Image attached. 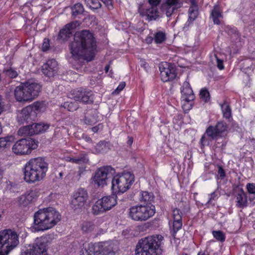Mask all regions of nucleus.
<instances>
[{
  "label": "nucleus",
  "mask_w": 255,
  "mask_h": 255,
  "mask_svg": "<svg viewBox=\"0 0 255 255\" xmlns=\"http://www.w3.org/2000/svg\"><path fill=\"white\" fill-rule=\"evenodd\" d=\"M153 40L152 37L151 36H149L146 38V41L147 42H151Z\"/></svg>",
  "instance_id": "60"
},
{
  "label": "nucleus",
  "mask_w": 255,
  "mask_h": 255,
  "mask_svg": "<svg viewBox=\"0 0 255 255\" xmlns=\"http://www.w3.org/2000/svg\"><path fill=\"white\" fill-rule=\"evenodd\" d=\"M34 198L33 192H29V193H27V194H22L18 199V203L20 205L26 206V205H28L29 203H31V202L33 201Z\"/></svg>",
  "instance_id": "30"
},
{
  "label": "nucleus",
  "mask_w": 255,
  "mask_h": 255,
  "mask_svg": "<svg viewBox=\"0 0 255 255\" xmlns=\"http://www.w3.org/2000/svg\"><path fill=\"white\" fill-rule=\"evenodd\" d=\"M5 74L8 76L10 78H15L18 75V72L15 70H13L12 68H10L8 70L5 71Z\"/></svg>",
  "instance_id": "46"
},
{
  "label": "nucleus",
  "mask_w": 255,
  "mask_h": 255,
  "mask_svg": "<svg viewBox=\"0 0 255 255\" xmlns=\"http://www.w3.org/2000/svg\"><path fill=\"white\" fill-rule=\"evenodd\" d=\"M49 127L47 124H32L19 128V135H32L45 131Z\"/></svg>",
  "instance_id": "15"
},
{
  "label": "nucleus",
  "mask_w": 255,
  "mask_h": 255,
  "mask_svg": "<svg viewBox=\"0 0 255 255\" xmlns=\"http://www.w3.org/2000/svg\"><path fill=\"white\" fill-rule=\"evenodd\" d=\"M78 21L75 22H70V23L67 24L63 29L61 30L59 32V35L61 38L65 39L67 37H69L70 35L72 33L74 28L76 27Z\"/></svg>",
  "instance_id": "27"
},
{
  "label": "nucleus",
  "mask_w": 255,
  "mask_h": 255,
  "mask_svg": "<svg viewBox=\"0 0 255 255\" xmlns=\"http://www.w3.org/2000/svg\"><path fill=\"white\" fill-rule=\"evenodd\" d=\"M98 111L94 110V109H92V110H88L86 112L83 121L86 124L92 125V124H95V123L98 121Z\"/></svg>",
  "instance_id": "24"
},
{
  "label": "nucleus",
  "mask_w": 255,
  "mask_h": 255,
  "mask_svg": "<svg viewBox=\"0 0 255 255\" xmlns=\"http://www.w3.org/2000/svg\"><path fill=\"white\" fill-rule=\"evenodd\" d=\"M40 90L41 86L39 84L28 81L15 88L14 97L18 101L32 100L38 96Z\"/></svg>",
  "instance_id": "5"
},
{
  "label": "nucleus",
  "mask_w": 255,
  "mask_h": 255,
  "mask_svg": "<svg viewBox=\"0 0 255 255\" xmlns=\"http://www.w3.org/2000/svg\"><path fill=\"white\" fill-rule=\"evenodd\" d=\"M98 247L94 245H89L87 249H82L80 255H95L97 251Z\"/></svg>",
  "instance_id": "32"
},
{
  "label": "nucleus",
  "mask_w": 255,
  "mask_h": 255,
  "mask_svg": "<svg viewBox=\"0 0 255 255\" xmlns=\"http://www.w3.org/2000/svg\"><path fill=\"white\" fill-rule=\"evenodd\" d=\"M212 234L214 238L218 241H224L225 240V236L221 230H214Z\"/></svg>",
  "instance_id": "41"
},
{
  "label": "nucleus",
  "mask_w": 255,
  "mask_h": 255,
  "mask_svg": "<svg viewBox=\"0 0 255 255\" xmlns=\"http://www.w3.org/2000/svg\"><path fill=\"white\" fill-rule=\"evenodd\" d=\"M4 108V104L2 101V99L0 97V115L3 112Z\"/></svg>",
  "instance_id": "54"
},
{
  "label": "nucleus",
  "mask_w": 255,
  "mask_h": 255,
  "mask_svg": "<svg viewBox=\"0 0 255 255\" xmlns=\"http://www.w3.org/2000/svg\"><path fill=\"white\" fill-rule=\"evenodd\" d=\"M117 196L116 194L104 196L99 199L92 206V212L94 214H100L103 212L111 209L117 203Z\"/></svg>",
  "instance_id": "10"
},
{
  "label": "nucleus",
  "mask_w": 255,
  "mask_h": 255,
  "mask_svg": "<svg viewBox=\"0 0 255 255\" xmlns=\"http://www.w3.org/2000/svg\"><path fill=\"white\" fill-rule=\"evenodd\" d=\"M248 204L247 195L243 189L238 190L236 194V205L238 207H245Z\"/></svg>",
  "instance_id": "26"
},
{
  "label": "nucleus",
  "mask_w": 255,
  "mask_h": 255,
  "mask_svg": "<svg viewBox=\"0 0 255 255\" xmlns=\"http://www.w3.org/2000/svg\"><path fill=\"white\" fill-rule=\"evenodd\" d=\"M218 198V194L216 193V192H213L210 193L209 194V199L208 201L207 202L208 203H211L214 200H216Z\"/></svg>",
  "instance_id": "50"
},
{
  "label": "nucleus",
  "mask_w": 255,
  "mask_h": 255,
  "mask_svg": "<svg viewBox=\"0 0 255 255\" xmlns=\"http://www.w3.org/2000/svg\"><path fill=\"white\" fill-rule=\"evenodd\" d=\"M85 3L91 8H99L102 5L100 0H85Z\"/></svg>",
  "instance_id": "40"
},
{
  "label": "nucleus",
  "mask_w": 255,
  "mask_h": 255,
  "mask_svg": "<svg viewBox=\"0 0 255 255\" xmlns=\"http://www.w3.org/2000/svg\"><path fill=\"white\" fill-rule=\"evenodd\" d=\"M20 255H48L46 241L44 238L36 239L33 245Z\"/></svg>",
  "instance_id": "14"
},
{
  "label": "nucleus",
  "mask_w": 255,
  "mask_h": 255,
  "mask_svg": "<svg viewBox=\"0 0 255 255\" xmlns=\"http://www.w3.org/2000/svg\"><path fill=\"white\" fill-rule=\"evenodd\" d=\"M109 68H110V65H107L105 67V70L106 72H108L109 70Z\"/></svg>",
  "instance_id": "61"
},
{
  "label": "nucleus",
  "mask_w": 255,
  "mask_h": 255,
  "mask_svg": "<svg viewBox=\"0 0 255 255\" xmlns=\"http://www.w3.org/2000/svg\"><path fill=\"white\" fill-rule=\"evenodd\" d=\"M181 98L185 101L193 100L195 96L193 91L188 81H185L181 88Z\"/></svg>",
  "instance_id": "23"
},
{
  "label": "nucleus",
  "mask_w": 255,
  "mask_h": 255,
  "mask_svg": "<svg viewBox=\"0 0 255 255\" xmlns=\"http://www.w3.org/2000/svg\"><path fill=\"white\" fill-rule=\"evenodd\" d=\"M48 164L42 157L31 158L26 163L24 169V179L28 183L40 181L45 177Z\"/></svg>",
  "instance_id": "3"
},
{
  "label": "nucleus",
  "mask_w": 255,
  "mask_h": 255,
  "mask_svg": "<svg viewBox=\"0 0 255 255\" xmlns=\"http://www.w3.org/2000/svg\"><path fill=\"white\" fill-rule=\"evenodd\" d=\"M163 237L162 235L149 236L138 241L136 246V255H157Z\"/></svg>",
  "instance_id": "4"
},
{
  "label": "nucleus",
  "mask_w": 255,
  "mask_h": 255,
  "mask_svg": "<svg viewBox=\"0 0 255 255\" xmlns=\"http://www.w3.org/2000/svg\"><path fill=\"white\" fill-rule=\"evenodd\" d=\"M84 11L83 5L82 3H76L72 7V14L73 16H77L82 14Z\"/></svg>",
  "instance_id": "34"
},
{
  "label": "nucleus",
  "mask_w": 255,
  "mask_h": 255,
  "mask_svg": "<svg viewBox=\"0 0 255 255\" xmlns=\"http://www.w3.org/2000/svg\"><path fill=\"white\" fill-rule=\"evenodd\" d=\"M70 160L76 164H82V163H87V162H88L89 158L87 157V155H81L75 156V157H72Z\"/></svg>",
  "instance_id": "36"
},
{
  "label": "nucleus",
  "mask_w": 255,
  "mask_h": 255,
  "mask_svg": "<svg viewBox=\"0 0 255 255\" xmlns=\"http://www.w3.org/2000/svg\"><path fill=\"white\" fill-rule=\"evenodd\" d=\"M206 140H207V138H206V135H204V136H202V137L201 138V142L203 145H204V144H206Z\"/></svg>",
  "instance_id": "56"
},
{
  "label": "nucleus",
  "mask_w": 255,
  "mask_h": 255,
  "mask_svg": "<svg viewBox=\"0 0 255 255\" xmlns=\"http://www.w3.org/2000/svg\"><path fill=\"white\" fill-rule=\"evenodd\" d=\"M50 47L49 41L48 38H44V41L42 43V50L43 51H46V50H48Z\"/></svg>",
  "instance_id": "48"
},
{
  "label": "nucleus",
  "mask_w": 255,
  "mask_h": 255,
  "mask_svg": "<svg viewBox=\"0 0 255 255\" xmlns=\"http://www.w3.org/2000/svg\"><path fill=\"white\" fill-rule=\"evenodd\" d=\"M138 11L140 15L145 17L148 21L157 19L156 15H155L154 8H153L152 5L149 4L148 2L146 4L139 5Z\"/></svg>",
  "instance_id": "20"
},
{
  "label": "nucleus",
  "mask_w": 255,
  "mask_h": 255,
  "mask_svg": "<svg viewBox=\"0 0 255 255\" xmlns=\"http://www.w3.org/2000/svg\"><path fill=\"white\" fill-rule=\"evenodd\" d=\"M198 255H207V254H205V253H202V252H199Z\"/></svg>",
  "instance_id": "64"
},
{
  "label": "nucleus",
  "mask_w": 255,
  "mask_h": 255,
  "mask_svg": "<svg viewBox=\"0 0 255 255\" xmlns=\"http://www.w3.org/2000/svg\"><path fill=\"white\" fill-rule=\"evenodd\" d=\"M218 174H217V178L218 179H221L222 180V179H224L225 178L226 175V173L225 172V170H224L223 167L220 165L218 166Z\"/></svg>",
  "instance_id": "47"
},
{
  "label": "nucleus",
  "mask_w": 255,
  "mask_h": 255,
  "mask_svg": "<svg viewBox=\"0 0 255 255\" xmlns=\"http://www.w3.org/2000/svg\"><path fill=\"white\" fill-rule=\"evenodd\" d=\"M148 2L150 5H152V7H154L155 11V14L156 15V18H159L160 16V12L159 11V9L158 8V5L160 3H161V0H147Z\"/></svg>",
  "instance_id": "39"
},
{
  "label": "nucleus",
  "mask_w": 255,
  "mask_h": 255,
  "mask_svg": "<svg viewBox=\"0 0 255 255\" xmlns=\"http://www.w3.org/2000/svg\"><path fill=\"white\" fill-rule=\"evenodd\" d=\"M156 209L153 205L133 206L129 209V216L134 221H146L154 215Z\"/></svg>",
  "instance_id": "8"
},
{
  "label": "nucleus",
  "mask_w": 255,
  "mask_h": 255,
  "mask_svg": "<svg viewBox=\"0 0 255 255\" xmlns=\"http://www.w3.org/2000/svg\"><path fill=\"white\" fill-rule=\"evenodd\" d=\"M96 47L95 37L88 30L75 33L74 40L70 45V50L72 57L76 61V68H79L77 64L83 65L85 61L94 59Z\"/></svg>",
  "instance_id": "1"
},
{
  "label": "nucleus",
  "mask_w": 255,
  "mask_h": 255,
  "mask_svg": "<svg viewBox=\"0 0 255 255\" xmlns=\"http://www.w3.org/2000/svg\"><path fill=\"white\" fill-rule=\"evenodd\" d=\"M200 96L201 99L205 102L208 101L210 98V94L208 90L206 89H202L200 93Z\"/></svg>",
  "instance_id": "42"
},
{
  "label": "nucleus",
  "mask_w": 255,
  "mask_h": 255,
  "mask_svg": "<svg viewBox=\"0 0 255 255\" xmlns=\"http://www.w3.org/2000/svg\"><path fill=\"white\" fill-rule=\"evenodd\" d=\"M133 174L131 173H124L115 175L112 181V189L114 193H123L128 189L134 182Z\"/></svg>",
  "instance_id": "7"
},
{
  "label": "nucleus",
  "mask_w": 255,
  "mask_h": 255,
  "mask_svg": "<svg viewBox=\"0 0 255 255\" xmlns=\"http://www.w3.org/2000/svg\"><path fill=\"white\" fill-rule=\"evenodd\" d=\"M32 109L31 106L26 107L24 109L18 111L17 115V120L21 124L23 123H28L29 121H31L32 117L33 116L31 113Z\"/></svg>",
  "instance_id": "22"
},
{
  "label": "nucleus",
  "mask_w": 255,
  "mask_h": 255,
  "mask_svg": "<svg viewBox=\"0 0 255 255\" xmlns=\"http://www.w3.org/2000/svg\"><path fill=\"white\" fill-rule=\"evenodd\" d=\"M211 16L214 24H221L220 18H222L223 15L220 10L219 5H214L211 11Z\"/></svg>",
  "instance_id": "28"
},
{
  "label": "nucleus",
  "mask_w": 255,
  "mask_h": 255,
  "mask_svg": "<svg viewBox=\"0 0 255 255\" xmlns=\"http://www.w3.org/2000/svg\"><path fill=\"white\" fill-rule=\"evenodd\" d=\"M87 191L85 189H78L74 193L71 202V206L77 213L83 211L85 209L88 199Z\"/></svg>",
  "instance_id": "13"
},
{
  "label": "nucleus",
  "mask_w": 255,
  "mask_h": 255,
  "mask_svg": "<svg viewBox=\"0 0 255 255\" xmlns=\"http://www.w3.org/2000/svg\"><path fill=\"white\" fill-rule=\"evenodd\" d=\"M99 128V126H98L97 127H94V128H92V129L93 131L96 132V131H98Z\"/></svg>",
  "instance_id": "59"
},
{
  "label": "nucleus",
  "mask_w": 255,
  "mask_h": 255,
  "mask_svg": "<svg viewBox=\"0 0 255 255\" xmlns=\"http://www.w3.org/2000/svg\"><path fill=\"white\" fill-rule=\"evenodd\" d=\"M182 226V217H181L180 220H175V221H173V231L175 233H176L177 231L179 230L180 228H181Z\"/></svg>",
  "instance_id": "45"
},
{
  "label": "nucleus",
  "mask_w": 255,
  "mask_h": 255,
  "mask_svg": "<svg viewBox=\"0 0 255 255\" xmlns=\"http://www.w3.org/2000/svg\"><path fill=\"white\" fill-rule=\"evenodd\" d=\"M110 148V145L109 142H107L105 140H102V141H100L96 145L94 152L96 153H104V152L108 151Z\"/></svg>",
  "instance_id": "29"
},
{
  "label": "nucleus",
  "mask_w": 255,
  "mask_h": 255,
  "mask_svg": "<svg viewBox=\"0 0 255 255\" xmlns=\"http://www.w3.org/2000/svg\"><path fill=\"white\" fill-rule=\"evenodd\" d=\"M181 0H163L161 4V8L167 16H171L174 10L182 6Z\"/></svg>",
  "instance_id": "18"
},
{
  "label": "nucleus",
  "mask_w": 255,
  "mask_h": 255,
  "mask_svg": "<svg viewBox=\"0 0 255 255\" xmlns=\"http://www.w3.org/2000/svg\"><path fill=\"white\" fill-rule=\"evenodd\" d=\"M58 70V63L55 59L47 60L42 66V72L47 77H53Z\"/></svg>",
  "instance_id": "21"
},
{
  "label": "nucleus",
  "mask_w": 255,
  "mask_h": 255,
  "mask_svg": "<svg viewBox=\"0 0 255 255\" xmlns=\"http://www.w3.org/2000/svg\"><path fill=\"white\" fill-rule=\"evenodd\" d=\"M101 1H102L104 4L106 5L108 8H113V5L112 0H101Z\"/></svg>",
  "instance_id": "52"
},
{
  "label": "nucleus",
  "mask_w": 255,
  "mask_h": 255,
  "mask_svg": "<svg viewBox=\"0 0 255 255\" xmlns=\"http://www.w3.org/2000/svg\"><path fill=\"white\" fill-rule=\"evenodd\" d=\"M141 65L142 66H143L144 68H146L148 65L146 62H145V61H141Z\"/></svg>",
  "instance_id": "57"
},
{
  "label": "nucleus",
  "mask_w": 255,
  "mask_h": 255,
  "mask_svg": "<svg viewBox=\"0 0 255 255\" xmlns=\"http://www.w3.org/2000/svg\"><path fill=\"white\" fill-rule=\"evenodd\" d=\"M81 228L83 232H91V231L94 230L95 225H94L92 222H83L81 225Z\"/></svg>",
  "instance_id": "37"
},
{
  "label": "nucleus",
  "mask_w": 255,
  "mask_h": 255,
  "mask_svg": "<svg viewBox=\"0 0 255 255\" xmlns=\"http://www.w3.org/2000/svg\"><path fill=\"white\" fill-rule=\"evenodd\" d=\"M15 136H12V135L0 137V148L9 147L11 144L15 141Z\"/></svg>",
  "instance_id": "31"
},
{
  "label": "nucleus",
  "mask_w": 255,
  "mask_h": 255,
  "mask_svg": "<svg viewBox=\"0 0 255 255\" xmlns=\"http://www.w3.org/2000/svg\"><path fill=\"white\" fill-rule=\"evenodd\" d=\"M227 129L228 126L226 123L218 122L215 127L211 126L207 128L206 134L211 139H216L217 137L224 136Z\"/></svg>",
  "instance_id": "17"
},
{
  "label": "nucleus",
  "mask_w": 255,
  "mask_h": 255,
  "mask_svg": "<svg viewBox=\"0 0 255 255\" xmlns=\"http://www.w3.org/2000/svg\"><path fill=\"white\" fill-rule=\"evenodd\" d=\"M247 188L249 193H255V184L248 183L247 184Z\"/></svg>",
  "instance_id": "51"
},
{
  "label": "nucleus",
  "mask_w": 255,
  "mask_h": 255,
  "mask_svg": "<svg viewBox=\"0 0 255 255\" xmlns=\"http://www.w3.org/2000/svg\"><path fill=\"white\" fill-rule=\"evenodd\" d=\"M117 250L118 247L113 242H104L97 246V252L102 255H114Z\"/></svg>",
  "instance_id": "19"
},
{
  "label": "nucleus",
  "mask_w": 255,
  "mask_h": 255,
  "mask_svg": "<svg viewBox=\"0 0 255 255\" xmlns=\"http://www.w3.org/2000/svg\"><path fill=\"white\" fill-rule=\"evenodd\" d=\"M30 107L32 109V114L33 115L32 117V120L35 119L36 117V112L39 110L41 109L43 107V104L41 102H34L32 105H30Z\"/></svg>",
  "instance_id": "35"
},
{
  "label": "nucleus",
  "mask_w": 255,
  "mask_h": 255,
  "mask_svg": "<svg viewBox=\"0 0 255 255\" xmlns=\"http://www.w3.org/2000/svg\"><path fill=\"white\" fill-rule=\"evenodd\" d=\"M154 195L152 192H142L140 197L141 202L145 203H151L153 201Z\"/></svg>",
  "instance_id": "33"
},
{
  "label": "nucleus",
  "mask_w": 255,
  "mask_h": 255,
  "mask_svg": "<svg viewBox=\"0 0 255 255\" xmlns=\"http://www.w3.org/2000/svg\"><path fill=\"white\" fill-rule=\"evenodd\" d=\"M19 243V237L14 230L0 231V255H7Z\"/></svg>",
  "instance_id": "6"
},
{
  "label": "nucleus",
  "mask_w": 255,
  "mask_h": 255,
  "mask_svg": "<svg viewBox=\"0 0 255 255\" xmlns=\"http://www.w3.org/2000/svg\"><path fill=\"white\" fill-rule=\"evenodd\" d=\"M126 85V84L125 82H121L116 90H115L113 93H116V94H119L121 91L123 90L124 89V87H125Z\"/></svg>",
  "instance_id": "49"
},
{
  "label": "nucleus",
  "mask_w": 255,
  "mask_h": 255,
  "mask_svg": "<svg viewBox=\"0 0 255 255\" xmlns=\"http://www.w3.org/2000/svg\"><path fill=\"white\" fill-rule=\"evenodd\" d=\"M63 175H64V173H63V172H60V173H59L60 178H63Z\"/></svg>",
  "instance_id": "63"
},
{
  "label": "nucleus",
  "mask_w": 255,
  "mask_h": 255,
  "mask_svg": "<svg viewBox=\"0 0 255 255\" xmlns=\"http://www.w3.org/2000/svg\"><path fill=\"white\" fill-rule=\"evenodd\" d=\"M189 1L191 3V5H194L195 3L196 2V0H189Z\"/></svg>",
  "instance_id": "62"
},
{
  "label": "nucleus",
  "mask_w": 255,
  "mask_h": 255,
  "mask_svg": "<svg viewBox=\"0 0 255 255\" xmlns=\"http://www.w3.org/2000/svg\"><path fill=\"white\" fill-rule=\"evenodd\" d=\"M161 79L163 81L174 80L177 76L176 69L172 64L162 62L159 65Z\"/></svg>",
  "instance_id": "16"
},
{
  "label": "nucleus",
  "mask_w": 255,
  "mask_h": 255,
  "mask_svg": "<svg viewBox=\"0 0 255 255\" xmlns=\"http://www.w3.org/2000/svg\"><path fill=\"white\" fill-rule=\"evenodd\" d=\"M216 57L217 61V67L219 69H223L224 66L223 65V61L219 59L218 57H217V55H215Z\"/></svg>",
  "instance_id": "53"
},
{
  "label": "nucleus",
  "mask_w": 255,
  "mask_h": 255,
  "mask_svg": "<svg viewBox=\"0 0 255 255\" xmlns=\"http://www.w3.org/2000/svg\"><path fill=\"white\" fill-rule=\"evenodd\" d=\"M133 141V138L132 136H128V140L127 141V143L129 146H131L132 145Z\"/></svg>",
  "instance_id": "55"
},
{
  "label": "nucleus",
  "mask_w": 255,
  "mask_h": 255,
  "mask_svg": "<svg viewBox=\"0 0 255 255\" xmlns=\"http://www.w3.org/2000/svg\"><path fill=\"white\" fill-rule=\"evenodd\" d=\"M3 177V171L1 170V168L0 167V184L1 183V179Z\"/></svg>",
  "instance_id": "58"
},
{
  "label": "nucleus",
  "mask_w": 255,
  "mask_h": 255,
  "mask_svg": "<svg viewBox=\"0 0 255 255\" xmlns=\"http://www.w3.org/2000/svg\"><path fill=\"white\" fill-rule=\"evenodd\" d=\"M38 145L35 140L31 137L21 138L13 144L12 150L15 154H26L30 153L32 149L37 147Z\"/></svg>",
  "instance_id": "12"
},
{
  "label": "nucleus",
  "mask_w": 255,
  "mask_h": 255,
  "mask_svg": "<svg viewBox=\"0 0 255 255\" xmlns=\"http://www.w3.org/2000/svg\"><path fill=\"white\" fill-rule=\"evenodd\" d=\"M188 14L189 18L185 24L184 28H186V27H188L189 24H191L193 21H194V20H195V19H196V18H197V16L198 15V6L197 2H195V3L193 6H190L189 7L188 9Z\"/></svg>",
  "instance_id": "25"
},
{
  "label": "nucleus",
  "mask_w": 255,
  "mask_h": 255,
  "mask_svg": "<svg viewBox=\"0 0 255 255\" xmlns=\"http://www.w3.org/2000/svg\"><path fill=\"white\" fill-rule=\"evenodd\" d=\"M182 215V211H180L179 209H174L173 211V221H178L181 220Z\"/></svg>",
  "instance_id": "44"
},
{
  "label": "nucleus",
  "mask_w": 255,
  "mask_h": 255,
  "mask_svg": "<svg viewBox=\"0 0 255 255\" xmlns=\"http://www.w3.org/2000/svg\"><path fill=\"white\" fill-rule=\"evenodd\" d=\"M92 92L89 90H80L76 91L74 93V99L75 102H66L64 103L63 106L65 108H67L69 111H75L79 108V105L77 101H82L84 103H89L92 102L93 98H92Z\"/></svg>",
  "instance_id": "9"
},
{
  "label": "nucleus",
  "mask_w": 255,
  "mask_h": 255,
  "mask_svg": "<svg viewBox=\"0 0 255 255\" xmlns=\"http://www.w3.org/2000/svg\"><path fill=\"white\" fill-rule=\"evenodd\" d=\"M61 220L58 211L49 207L36 211L34 215V228L35 230H46L54 226Z\"/></svg>",
  "instance_id": "2"
},
{
  "label": "nucleus",
  "mask_w": 255,
  "mask_h": 255,
  "mask_svg": "<svg viewBox=\"0 0 255 255\" xmlns=\"http://www.w3.org/2000/svg\"><path fill=\"white\" fill-rule=\"evenodd\" d=\"M221 108L224 118H231L232 116V110L231 107H230L227 103H224V104L221 105Z\"/></svg>",
  "instance_id": "38"
},
{
  "label": "nucleus",
  "mask_w": 255,
  "mask_h": 255,
  "mask_svg": "<svg viewBox=\"0 0 255 255\" xmlns=\"http://www.w3.org/2000/svg\"><path fill=\"white\" fill-rule=\"evenodd\" d=\"M115 173V169L112 166H103L96 171L93 180L99 186H104L107 184L110 178H112Z\"/></svg>",
  "instance_id": "11"
},
{
  "label": "nucleus",
  "mask_w": 255,
  "mask_h": 255,
  "mask_svg": "<svg viewBox=\"0 0 255 255\" xmlns=\"http://www.w3.org/2000/svg\"><path fill=\"white\" fill-rule=\"evenodd\" d=\"M165 38V34L162 32L156 33L154 36V39L156 42H162Z\"/></svg>",
  "instance_id": "43"
}]
</instances>
